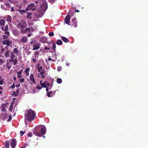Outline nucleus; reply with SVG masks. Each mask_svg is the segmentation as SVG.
I'll return each mask as SVG.
<instances>
[{"label": "nucleus", "mask_w": 148, "mask_h": 148, "mask_svg": "<svg viewBox=\"0 0 148 148\" xmlns=\"http://www.w3.org/2000/svg\"><path fill=\"white\" fill-rule=\"evenodd\" d=\"M46 132V128L45 126L42 127L40 130L35 128L33 131V133L37 136L40 137L44 135Z\"/></svg>", "instance_id": "f257e3e1"}, {"label": "nucleus", "mask_w": 148, "mask_h": 148, "mask_svg": "<svg viewBox=\"0 0 148 148\" xmlns=\"http://www.w3.org/2000/svg\"><path fill=\"white\" fill-rule=\"evenodd\" d=\"M27 113L26 114V117L27 120L31 121L34 119L36 116L35 112L31 109L29 108L27 111Z\"/></svg>", "instance_id": "f03ea898"}, {"label": "nucleus", "mask_w": 148, "mask_h": 148, "mask_svg": "<svg viewBox=\"0 0 148 148\" xmlns=\"http://www.w3.org/2000/svg\"><path fill=\"white\" fill-rule=\"evenodd\" d=\"M36 6L37 5H35L34 3H30L28 5L27 8L25 9V10L26 11L29 10H35L36 9Z\"/></svg>", "instance_id": "7ed1b4c3"}, {"label": "nucleus", "mask_w": 148, "mask_h": 148, "mask_svg": "<svg viewBox=\"0 0 148 148\" xmlns=\"http://www.w3.org/2000/svg\"><path fill=\"white\" fill-rule=\"evenodd\" d=\"M40 43H35V44L33 45V50H36L39 49L40 47Z\"/></svg>", "instance_id": "20e7f679"}, {"label": "nucleus", "mask_w": 148, "mask_h": 148, "mask_svg": "<svg viewBox=\"0 0 148 148\" xmlns=\"http://www.w3.org/2000/svg\"><path fill=\"white\" fill-rule=\"evenodd\" d=\"M16 144V140L15 139L12 140L11 142V146L12 148H15Z\"/></svg>", "instance_id": "39448f33"}, {"label": "nucleus", "mask_w": 148, "mask_h": 148, "mask_svg": "<svg viewBox=\"0 0 148 148\" xmlns=\"http://www.w3.org/2000/svg\"><path fill=\"white\" fill-rule=\"evenodd\" d=\"M12 41L9 40H4L2 42V44L3 45H7V46H10V44H12Z\"/></svg>", "instance_id": "423d86ee"}, {"label": "nucleus", "mask_w": 148, "mask_h": 148, "mask_svg": "<svg viewBox=\"0 0 148 148\" xmlns=\"http://www.w3.org/2000/svg\"><path fill=\"white\" fill-rule=\"evenodd\" d=\"M70 20V16L69 14H67L65 17L64 21L65 23L67 24H69Z\"/></svg>", "instance_id": "0eeeda50"}, {"label": "nucleus", "mask_w": 148, "mask_h": 148, "mask_svg": "<svg viewBox=\"0 0 148 148\" xmlns=\"http://www.w3.org/2000/svg\"><path fill=\"white\" fill-rule=\"evenodd\" d=\"M40 8L42 10H45L47 8V3H43L42 4H41L40 6Z\"/></svg>", "instance_id": "6e6552de"}, {"label": "nucleus", "mask_w": 148, "mask_h": 148, "mask_svg": "<svg viewBox=\"0 0 148 148\" xmlns=\"http://www.w3.org/2000/svg\"><path fill=\"white\" fill-rule=\"evenodd\" d=\"M72 25L74 27H77V21L76 18H72Z\"/></svg>", "instance_id": "1a4fd4ad"}, {"label": "nucleus", "mask_w": 148, "mask_h": 148, "mask_svg": "<svg viewBox=\"0 0 148 148\" xmlns=\"http://www.w3.org/2000/svg\"><path fill=\"white\" fill-rule=\"evenodd\" d=\"M29 79L30 81L33 82V83H36V81L34 78L33 74L31 73L30 74Z\"/></svg>", "instance_id": "9d476101"}, {"label": "nucleus", "mask_w": 148, "mask_h": 148, "mask_svg": "<svg viewBox=\"0 0 148 148\" xmlns=\"http://www.w3.org/2000/svg\"><path fill=\"white\" fill-rule=\"evenodd\" d=\"M20 89H16V92L14 91L13 92L12 95H13L14 96H17L19 95L20 92Z\"/></svg>", "instance_id": "9b49d317"}, {"label": "nucleus", "mask_w": 148, "mask_h": 148, "mask_svg": "<svg viewBox=\"0 0 148 148\" xmlns=\"http://www.w3.org/2000/svg\"><path fill=\"white\" fill-rule=\"evenodd\" d=\"M23 24H22L21 22H19L17 24V26L20 27L21 28L23 29L25 28L26 26L24 24V23H23Z\"/></svg>", "instance_id": "f8f14e48"}, {"label": "nucleus", "mask_w": 148, "mask_h": 148, "mask_svg": "<svg viewBox=\"0 0 148 148\" xmlns=\"http://www.w3.org/2000/svg\"><path fill=\"white\" fill-rule=\"evenodd\" d=\"M47 96L49 97H52L54 95L53 92L52 91H50L48 92H47Z\"/></svg>", "instance_id": "ddd939ff"}, {"label": "nucleus", "mask_w": 148, "mask_h": 148, "mask_svg": "<svg viewBox=\"0 0 148 148\" xmlns=\"http://www.w3.org/2000/svg\"><path fill=\"white\" fill-rule=\"evenodd\" d=\"M42 81L41 80L40 81V84L41 86L42 87H43L44 88H46L47 86L46 85V82H44L43 83H42Z\"/></svg>", "instance_id": "4468645a"}, {"label": "nucleus", "mask_w": 148, "mask_h": 148, "mask_svg": "<svg viewBox=\"0 0 148 148\" xmlns=\"http://www.w3.org/2000/svg\"><path fill=\"white\" fill-rule=\"evenodd\" d=\"M61 38L65 42H69L68 39L66 38V37L62 36L61 37Z\"/></svg>", "instance_id": "2eb2a0df"}, {"label": "nucleus", "mask_w": 148, "mask_h": 148, "mask_svg": "<svg viewBox=\"0 0 148 148\" xmlns=\"http://www.w3.org/2000/svg\"><path fill=\"white\" fill-rule=\"evenodd\" d=\"M27 41L28 39L27 37H23L21 39V42H22L26 43L27 42Z\"/></svg>", "instance_id": "dca6fc26"}, {"label": "nucleus", "mask_w": 148, "mask_h": 148, "mask_svg": "<svg viewBox=\"0 0 148 148\" xmlns=\"http://www.w3.org/2000/svg\"><path fill=\"white\" fill-rule=\"evenodd\" d=\"M35 15L37 17L40 18L42 16V14L41 13H40L39 14V12H37L35 13Z\"/></svg>", "instance_id": "f3484780"}, {"label": "nucleus", "mask_w": 148, "mask_h": 148, "mask_svg": "<svg viewBox=\"0 0 148 148\" xmlns=\"http://www.w3.org/2000/svg\"><path fill=\"white\" fill-rule=\"evenodd\" d=\"M57 44L58 45H62V42L61 40L60 39L58 40H57V42H56Z\"/></svg>", "instance_id": "a211bd4d"}, {"label": "nucleus", "mask_w": 148, "mask_h": 148, "mask_svg": "<svg viewBox=\"0 0 148 148\" xmlns=\"http://www.w3.org/2000/svg\"><path fill=\"white\" fill-rule=\"evenodd\" d=\"M29 71H30V69L29 67L27 68L24 71V72H25L27 76H28L29 75Z\"/></svg>", "instance_id": "6ab92c4d"}, {"label": "nucleus", "mask_w": 148, "mask_h": 148, "mask_svg": "<svg viewBox=\"0 0 148 148\" xmlns=\"http://www.w3.org/2000/svg\"><path fill=\"white\" fill-rule=\"evenodd\" d=\"M7 20V21H8L9 22L11 23V21H12V19L11 17V16L10 15L8 16Z\"/></svg>", "instance_id": "aec40b11"}, {"label": "nucleus", "mask_w": 148, "mask_h": 148, "mask_svg": "<svg viewBox=\"0 0 148 148\" xmlns=\"http://www.w3.org/2000/svg\"><path fill=\"white\" fill-rule=\"evenodd\" d=\"M27 18L29 19L30 20H31L32 18V17L31 16V15L32 14V13L29 12H27Z\"/></svg>", "instance_id": "412c9836"}, {"label": "nucleus", "mask_w": 148, "mask_h": 148, "mask_svg": "<svg viewBox=\"0 0 148 148\" xmlns=\"http://www.w3.org/2000/svg\"><path fill=\"white\" fill-rule=\"evenodd\" d=\"M52 48L55 53L56 51V44L54 43L52 45Z\"/></svg>", "instance_id": "4be33fe9"}, {"label": "nucleus", "mask_w": 148, "mask_h": 148, "mask_svg": "<svg viewBox=\"0 0 148 148\" xmlns=\"http://www.w3.org/2000/svg\"><path fill=\"white\" fill-rule=\"evenodd\" d=\"M45 73V72L44 70H43L40 72V73L42 78H44L45 77V76L44 75Z\"/></svg>", "instance_id": "5701e85b"}, {"label": "nucleus", "mask_w": 148, "mask_h": 148, "mask_svg": "<svg viewBox=\"0 0 148 148\" xmlns=\"http://www.w3.org/2000/svg\"><path fill=\"white\" fill-rule=\"evenodd\" d=\"M10 51H6L5 53V55L6 58H8V57H9V56L10 55Z\"/></svg>", "instance_id": "b1692460"}, {"label": "nucleus", "mask_w": 148, "mask_h": 148, "mask_svg": "<svg viewBox=\"0 0 148 148\" xmlns=\"http://www.w3.org/2000/svg\"><path fill=\"white\" fill-rule=\"evenodd\" d=\"M5 24V21L4 20L1 19L0 21V25L1 26H3Z\"/></svg>", "instance_id": "393cba45"}, {"label": "nucleus", "mask_w": 148, "mask_h": 148, "mask_svg": "<svg viewBox=\"0 0 148 148\" xmlns=\"http://www.w3.org/2000/svg\"><path fill=\"white\" fill-rule=\"evenodd\" d=\"M13 33L15 36H17L18 35L19 32L18 30H15L13 32Z\"/></svg>", "instance_id": "a878e982"}, {"label": "nucleus", "mask_w": 148, "mask_h": 148, "mask_svg": "<svg viewBox=\"0 0 148 148\" xmlns=\"http://www.w3.org/2000/svg\"><path fill=\"white\" fill-rule=\"evenodd\" d=\"M5 146L6 148H9L10 147V144L8 142V141L5 142Z\"/></svg>", "instance_id": "bb28decb"}, {"label": "nucleus", "mask_w": 148, "mask_h": 148, "mask_svg": "<svg viewBox=\"0 0 148 148\" xmlns=\"http://www.w3.org/2000/svg\"><path fill=\"white\" fill-rule=\"evenodd\" d=\"M62 82V80L61 79L59 78L57 79V82L59 84L61 83Z\"/></svg>", "instance_id": "cd10ccee"}, {"label": "nucleus", "mask_w": 148, "mask_h": 148, "mask_svg": "<svg viewBox=\"0 0 148 148\" xmlns=\"http://www.w3.org/2000/svg\"><path fill=\"white\" fill-rule=\"evenodd\" d=\"M13 52L15 54H17L18 52V49L16 48H15L13 49Z\"/></svg>", "instance_id": "c85d7f7f"}, {"label": "nucleus", "mask_w": 148, "mask_h": 148, "mask_svg": "<svg viewBox=\"0 0 148 148\" xmlns=\"http://www.w3.org/2000/svg\"><path fill=\"white\" fill-rule=\"evenodd\" d=\"M5 106L4 104H3L2 106V111L4 112L5 110Z\"/></svg>", "instance_id": "c756f323"}, {"label": "nucleus", "mask_w": 148, "mask_h": 148, "mask_svg": "<svg viewBox=\"0 0 148 148\" xmlns=\"http://www.w3.org/2000/svg\"><path fill=\"white\" fill-rule=\"evenodd\" d=\"M42 68H42V66H39V67H38L37 68V69H38V71L39 72H41V71L42 70Z\"/></svg>", "instance_id": "7c9ffc66"}, {"label": "nucleus", "mask_w": 148, "mask_h": 148, "mask_svg": "<svg viewBox=\"0 0 148 148\" xmlns=\"http://www.w3.org/2000/svg\"><path fill=\"white\" fill-rule=\"evenodd\" d=\"M27 32L26 29H22L21 30V33L22 34H25Z\"/></svg>", "instance_id": "2f4dec72"}, {"label": "nucleus", "mask_w": 148, "mask_h": 148, "mask_svg": "<svg viewBox=\"0 0 148 148\" xmlns=\"http://www.w3.org/2000/svg\"><path fill=\"white\" fill-rule=\"evenodd\" d=\"M19 12L21 14H23L26 12V11L25 10H19Z\"/></svg>", "instance_id": "473e14b6"}, {"label": "nucleus", "mask_w": 148, "mask_h": 148, "mask_svg": "<svg viewBox=\"0 0 148 148\" xmlns=\"http://www.w3.org/2000/svg\"><path fill=\"white\" fill-rule=\"evenodd\" d=\"M15 56V55L13 52H12L11 53L10 57L14 58Z\"/></svg>", "instance_id": "72a5a7b5"}, {"label": "nucleus", "mask_w": 148, "mask_h": 148, "mask_svg": "<svg viewBox=\"0 0 148 148\" xmlns=\"http://www.w3.org/2000/svg\"><path fill=\"white\" fill-rule=\"evenodd\" d=\"M13 108V106L12 104H11L10 106L9 110L10 111H12Z\"/></svg>", "instance_id": "f704fd0d"}, {"label": "nucleus", "mask_w": 148, "mask_h": 148, "mask_svg": "<svg viewBox=\"0 0 148 148\" xmlns=\"http://www.w3.org/2000/svg\"><path fill=\"white\" fill-rule=\"evenodd\" d=\"M17 59L16 58L14 59V62H13V64L14 65H15L17 64Z\"/></svg>", "instance_id": "c9c22d12"}, {"label": "nucleus", "mask_w": 148, "mask_h": 148, "mask_svg": "<svg viewBox=\"0 0 148 148\" xmlns=\"http://www.w3.org/2000/svg\"><path fill=\"white\" fill-rule=\"evenodd\" d=\"M48 35L49 36L52 37L54 36V34L53 32H50L49 33Z\"/></svg>", "instance_id": "e433bc0d"}, {"label": "nucleus", "mask_w": 148, "mask_h": 148, "mask_svg": "<svg viewBox=\"0 0 148 148\" xmlns=\"http://www.w3.org/2000/svg\"><path fill=\"white\" fill-rule=\"evenodd\" d=\"M9 29V28L8 27V25H6L5 26V28L4 29V30L5 31H6V30H8Z\"/></svg>", "instance_id": "4c0bfd02"}, {"label": "nucleus", "mask_w": 148, "mask_h": 148, "mask_svg": "<svg viewBox=\"0 0 148 148\" xmlns=\"http://www.w3.org/2000/svg\"><path fill=\"white\" fill-rule=\"evenodd\" d=\"M3 39H7L8 38V36L6 35H4L3 36Z\"/></svg>", "instance_id": "58836bf2"}, {"label": "nucleus", "mask_w": 148, "mask_h": 148, "mask_svg": "<svg viewBox=\"0 0 148 148\" xmlns=\"http://www.w3.org/2000/svg\"><path fill=\"white\" fill-rule=\"evenodd\" d=\"M3 60L1 59H0V65H2L4 63Z\"/></svg>", "instance_id": "ea45409f"}, {"label": "nucleus", "mask_w": 148, "mask_h": 148, "mask_svg": "<svg viewBox=\"0 0 148 148\" xmlns=\"http://www.w3.org/2000/svg\"><path fill=\"white\" fill-rule=\"evenodd\" d=\"M27 136L29 137H31L32 136V132H29L27 134Z\"/></svg>", "instance_id": "a19ab883"}, {"label": "nucleus", "mask_w": 148, "mask_h": 148, "mask_svg": "<svg viewBox=\"0 0 148 148\" xmlns=\"http://www.w3.org/2000/svg\"><path fill=\"white\" fill-rule=\"evenodd\" d=\"M62 69V68L60 66H58L57 68V70L58 71H60Z\"/></svg>", "instance_id": "79ce46f5"}, {"label": "nucleus", "mask_w": 148, "mask_h": 148, "mask_svg": "<svg viewBox=\"0 0 148 148\" xmlns=\"http://www.w3.org/2000/svg\"><path fill=\"white\" fill-rule=\"evenodd\" d=\"M5 34H6V35L9 36L10 34V33L9 31H6L5 32Z\"/></svg>", "instance_id": "37998d69"}, {"label": "nucleus", "mask_w": 148, "mask_h": 148, "mask_svg": "<svg viewBox=\"0 0 148 148\" xmlns=\"http://www.w3.org/2000/svg\"><path fill=\"white\" fill-rule=\"evenodd\" d=\"M20 134H21V136H23L24 135V133H25V132H24V131H20Z\"/></svg>", "instance_id": "c03bdc74"}, {"label": "nucleus", "mask_w": 148, "mask_h": 148, "mask_svg": "<svg viewBox=\"0 0 148 148\" xmlns=\"http://www.w3.org/2000/svg\"><path fill=\"white\" fill-rule=\"evenodd\" d=\"M15 87V85L14 83H13L12 85V86H10V87L12 89H13V88H14Z\"/></svg>", "instance_id": "a18cd8bd"}, {"label": "nucleus", "mask_w": 148, "mask_h": 148, "mask_svg": "<svg viewBox=\"0 0 148 148\" xmlns=\"http://www.w3.org/2000/svg\"><path fill=\"white\" fill-rule=\"evenodd\" d=\"M3 84V79H1L0 80V85H2Z\"/></svg>", "instance_id": "49530a36"}, {"label": "nucleus", "mask_w": 148, "mask_h": 148, "mask_svg": "<svg viewBox=\"0 0 148 148\" xmlns=\"http://www.w3.org/2000/svg\"><path fill=\"white\" fill-rule=\"evenodd\" d=\"M5 5L8 7L10 8V4L8 3H6Z\"/></svg>", "instance_id": "de8ad7c7"}, {"label": "nucleus", "mask_w": 148, "mask_h": 148, "mask_svg": "<svg viewBox=\"0 0 148 148\" xmlns=\"http://www.w3.org/2000/svg\"><path fill=\"white\" fill-rule=\"evenodd\" d=\"M26 29V32L28 31L29 32V33L31 31H30V28H27Z\"/></svg>", "instance_id": "09e8293b"}, {"label": "nucleus", "mask_w": 148, "mask_h": 148, "mask_svg": "<svg viewBox=\"0 0 148 148\" xmlns=\"http://www.w3.org/2000/svg\"><path fill=\"white\" fill-rule=\"evenodd\" d=\"M25 79L23 78H21L20 79V82H24Z\"/></svg>", "instance_id": "8fccbe9b"}, {"label": "nucleus", "mask_w": 148, "mask_h": 148, "mask_svg": "<svg viewBox=\"0 0 148 148\" xmlns=\"http://www.w3.org/2000/svg\"><path fill=\"white\" fill-rule=\"evenodd\" d=\"M36 88L37 89H41L42 87L38 85V86H36Z\"/></svg>", "instance_id": "3c124183"}, {"label": "nucleus", "mask_w": 148, "mask_h": 148, "mask_svg": "<svg viewBox=\"0 0 148 148\" xmlns=\"http://www.w3.org/2000/svg\"><path fill=\"white\" fill-rule=\"evenodd\" d=\"M14 59H13V58H11V59H10L9 60V62H13H13H14Z\"/></svg>", "instance_id": "603ef678"}, {"label": "nucleus", "mask_w": 148, "mask_h": 148, "mask_svg": "<svg viewBox=\"0 0 148 148\" xmlns=\"http://www.w3.org/2000/svg\"><path fill=\"white\" fill-rule=\"evenodd\" d=\"M23 70L20 71L19 72H17V73L18 75H21L22 73V72Z\"/></svg>", "instance_id": "864d4df0"}, {"label": "nucleus", "mask_w": 148, "mask_h": 148, "mask_svg": "<svg viewBox=\"0 0 148 148\" xmlns=\"http://www.w3.org/2000/svg\"><path fill=\"white\" fill-rule=\"evenodd\" d=\"M17 77L19 79H21V77H22V75L21 74V75H17Z\"/></svg>", "instance_id": "5fc2aeb1"}, {"label": "nucleus", "mask_w": 148, "mask_h": 148, "mask_svg": "<svg viewBox=\"0 0 148 148\" xmlns=\"http://www.w3.org/2000/svg\"><path fill=\"white\" fill-rule=\"evenodd\" d=\"M27 145H28V144H26L25 145H23L22 147H21L20 148H25L27 146Z\"/></svg>", "instance_id": "6e6d98bb"}, {"label": "nucleus", "mask_w": 148, "mask_h": 148, "mask_svg": "<svg viewBox=\"0 0 148 148\" xmlns=\"http://www.w3.org/2000/svg\"><path fill=\"white\" fill-rule=\"evenodd\" d=\"M35 42H36V41L35 40L32 41H30V44H34H34H35Z\"/></svg>", "instance_id": "4d7b16f0"}, {"label": "nucleus", "mask_w": 148, "mask_h": 148, "mask_svg": "<svg viewBox=\"0 0 148 148\" xmlns=\"http://www.w3.org/2000/svg\"><path fill=\"white\" fill-rule=\"evenodd\" d=\"M32 60L33 61V62H34L35 63H36V61H37L36 60V59H34V58L32 59Z\"/></svg>", "instance_id": "13d9d810"}, {"label": "nucleus", "mask_w": 148, "mask_h": 148, "mask_svg": "<svg viewBox=\"0 0 148 148\" xmlns=\"http://www.w3.org/2000/svg\"><path fill=\"white\" fill-rule=\"evenodd\" d=\"M51 3H53L56 1V0H49Z\"/></svg>", "instance_id": "bf43d9fd"}, {"label": "nucleus", "mask_w": 148, "mask_h": 148, "mask_svg": "<svg viewBox=\"0 0 148 148\" xmlns=\"http://www.w3.org/2000/svg\"><path fill=\"white\" fill-rule=\"evenodd\" d=\"M7 67H8V69H10V68H11V65H7Z\"/></svg>", "instance_id": "052dcab7"}, {"label": "nucleus", "mask_w": 148, "mask_h": 148, "mask_svg": "<svg viewBox=\"0 0 148 148\" xmlns=\"http://www.w3.org/2000/svg\"><path fill=\"white\" fill-rule=\"evenodd\" d=\"M49 49L50 48L48 47H45L44 48V49L45 50H49Z\"/></svg>", "instance_id": "680f3d73"}, {"label": "nucleus", "mask_w": 148, "mask_h": 148, "mask_svg": "<svg viewBox=\"0 0 148 148\" xmlns=\"http://www.w3.org/2000/svg\"><path fill=\"white\" fill-rule=\"evenodd\" d=\"M20 84H18L17 85H16V87H19V86H20Z\"/></svg>", "instance_id": "e2e57ef3"}, {"label": "nucleus", "mask_w": 148, "mask_h": 148, "mask_svg": "<svg viewBox=\"0 0 148 148\" xmlns=\"http://www.w3.org/2000/svg\"><path fill=\"white\" fill-rule=\"evenodd\" d=\"M39 52H36L35 54V58H36V55H38V54Z\"/></svg>", "instance_id": "0e129e2a"}, {"label": "nucleus", "mask_w": 148, "mask_h": 148, "mask_svg": "<svg viewBox=\"0 0 148 148\" xmlns=\"http://www.w3.org/2000/svg\"><path fill=\"white\" fill-rule=\"evenodd\" d=\"M31 34H27V37H30V36H31Z\"/></svg>", "instance_id": "69168bd1"}, {"label": "nucleus", "mask_w": 148, "mask_h": 148, "mask_svg": "<svg viewBox=\"0 0 148 148\" xmlns=\"http://www.w3.org/2000/svg\"><path fill=\"white\" fill-rule=\"evenodd\" d=\"M11 11H12V12L14 11V8H13V7H12V8Z\"/></svg>", "instance_id": "338daca9"}, {"label": "nucleus", "mask_w": 148, "mask_h": 148, "mask_svg": "<svg viewBox=\"0 0 148 148\" xmlns=\"http://www.w3.org/2000/svg\"><path fill=\"white\" fill-rule=\"evenodd\" d=\"M9 1L11 3H13V1L12 0H9Z\"/></svg>", "instance_id": "774afa93"}]
</instances>
